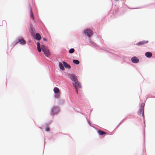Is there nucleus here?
<instances>
[{
    "label": "nucleus",
    "instance_id": "1",
    "mask_svg": "<svg viewBox=\"0 0 155 155\" xmlns=\"http://www.w3.org/2000/svg\"><path fill=\"white\" fill-rule=\"evenodd\" d=\"M68 77L74 82L73 85L75 87L77 93L78 94V88L81 87V85L80 83L78 81L77 76L74 74H68Z\"/></svg>",
    "mask_w": 155,
    "mask_h": 155
},
{
    "label": "nucleus",
    "instance_id": "2",
    "mask_svg": "<svg viewBox=\"0 0 155 155\" xmlns=\"http://www.w3.org/2000/svg\"><path fill=\"white\" fill-rule=\"evenodd\" d=\"M37 49L39 52H41V49L46 56L48 57L50 56L49 50L46 46L44 45H41V46L40 43L38 42H37Z\"/></svg>",
    "mask_w": 155,
    "mask_h": 155
},
{
    "label": "nucleus",
    "instance_id": "3",
    "mask_svg": "<svg viewBox=\"0 0 155 155\" xmlns=\"http://www.w3.org/2000/svg\"><path fill=\"white\" fill-rule=\"evenodd\" d=\"M59 111V109L58 107H53L51 111V114L52 115L57 114Z\"/></svg>",
    "mask_w": 155,
    "mask_h": 155
},
{
    "label": "nucleus",
    "instance_id": "4",
    "mask_svg": "<svg viewBox=\"0 0 155 155\" xmlns=\"http://www.w3.org/2000/svg\"><path fill=\"white\" fill-rule=\"evenodd\" d=\"M144 104H141L140 109L139 111L138 112V114L139 115H141L142 114V116L143 118H144Z\"/></svg>",
    "mask_w": 155,
    "mask_h": 155
},
{
    "label": "nucleus",
    "instance_id": "5",
    "mask_svg": "<svg viewBox=\"0 0 155 155\" xmlns=\"http://www.w3.org/2000/svg\"><path fill=\"white\" fill-rule=\"evenodd\" d=\"M84 33L86 34L88 37H91L93 34L92 31L88 29H86L84 31Z\"/></svg>",
    "mask_w": 155,
    "mask_h": 155
},
{
    "label": "nucleus",
    "instance_id": "6",
    "mask_svg": "<svg viewBox=\"0 0 155 155\" xmlns=\"http://www.w3.org/2000/svg\"><path fill=\"white\" fill-rule=\"evenodd\" d=\"M19 42H20L21 44L24 45L25 44L26 41L23 38H20L18 39L17 41L15 44V45H16L17 43Z\"/></svg>",
    "mask_w": 155,
    "mask_h": 155
},
{
    "label": "nucleus",
    "instance_id": "7",
    "mask_svg": "<svg viewBox=\"0 0 155 155\" xmlns=\"http://www.w3.org/2000/svg\"><path fill=\"white\" fill-rule=\"evenodd\" d=\"M131 61L134 63H137L139 62V59L136 57H134L131 58Z\"/></svg>",
    "mask_w": 155,
    "mask_h": 155
},
{
    "label": "nucleus",
    "instance_id": "8",
    "mask_svg": "<svg viewBox=\"0 0 155 155\" xmlns=\"http://www.w3.org/2000/svg\"><path fill=\"white\" fill-rule=\"evenodd\" d=\"M148 42V41H142L139 42L137 44V45L138 46L142 45L145 44L147 43Z\"/></svg>",
    "mask_w": 155,
    "mask_h": 155
},
{
    "label": "nucleus",
    "instance_id": "9",
    "mask_svg": "<svg viewBox=\"0 0 155 155\" xmlns=\"http://www.w3.org/2000/svg\"><path fill=\"white\" fill-rule=\"evenodd\" d=\"M63 64L64 66V67L66 68H68V69H70L71 68L70 66L67 64L66 62L64 61H63Z\"/></svg>",
    "mask_w": 155,
    "mask_h": 155
},
{
    "label": "nucleus",
    "instance_id": "10",
    "mask_svg": "<svg viewBox=\"0 0 155 155\" xmlns=\"http://www.w3.org/2000/svg\"><path fill=\"white\" fill-rule=\"evenodd\" d=\"M41 38L40 35L39 33H37L35 35V39L38 40H39Z\"/></svg>",
    "mask_w": 155,
    "mask_h": 155
},
{
    "label": "nucleus",
    "instance_id": "11",
    "mask_svg": "<svg viewBox=\"0 0 155 155\" xmlns=\"http://www.w3.org/2000/svg\"><path fill=\"white\" fill-rule=\"evenodd\" d=\"M145 55L147 58H150L152 56V54L149 52H148L145 53Z\"/></svg>",
    "mask_w": 155,
    "mask_h": 155
},
{
    "label": "nucleus",
    "instance_id": "12",
    "mask_svg": "<svg viewBox=\"0 0 155 155\" xmlns=\"http://www.w3.org/2000/svg\"><path fill=\"white\" fill-rule=\"evenodd\" d=\"M53 90L55 93H60L59 90V88L57 87H54Z\"/></svg>",
    "mask_w": 155,
    "mask_h": 155
},
{
    "label": "nucleus",
    "instance_id": "13",
    "mask_svg": "<svg viewBox=\"0 0 155 155\" xmlns=\"http://www.w3.org/2000/svg\"><path fill=\"white\" fill-rule=\"evenodd\" d=\"M59 66L60 68V69L61 70H64V66L62 64L61 62H59Z\"/></svg>",
    "mask_w": 155,
    "mask_h": 155
},
{
    "label": "nucleus",
    "instance_id": "14",
    "mask_svg": "<svg viewBox=\"0 0 155 155\" xmlns=\"http://www.w3.org/2000/svg\"><path fill=\"white\" fill-rule=\"evenodd\" d=\"M97 133H98V134H99L100 135H101L106 134V133H105L104 132L100 130L97 131Z\"/></svg>",
    "mask_w": 155,
    "mask_h": 155
},
{
    "label": "nucleus",
    "instance_id": "15",
    "mask_svg": "<svg viewBox=\"0 0 155 155\" xmlns=\"http://www.w3.org/2000/svg\"><path fill=\"white\" fill-rule=\"evenodd\" d=\"M30 17L32 19L34 20V18L32 10H31V8H30Z\"/></svg>",
    "mask_w": 155,
    "mask_h": 155
},
{
    "label": "nucleus",
    "instance_id": "16",
    "mask_svg": "<svg viewBox=\"0 0 155 155\" xmlns=\"http://www.w3.org/2000/svg\"><path fill=\"white\" fill-rule=\"evenodd\" d=\"M3 24L5 25L6 24V22L5 21H0V26H3Z\"/></svg>",
    "mask_w": 155,
    "mask_h": 155
},
{
    "label": "nucleus",
    "instance_id": "17",
    "mask_svg": "<svg viewBox=\"0 0 155 155\" xmlns=\"http://www.w3.org/2000/svg\"><path fill=\"white\" fill-rule=\"evenodd\" d=\"M73 61L74 63L76 64H78L79 63V61L77 60H73Z\"/></svg>",
    "mask_w": 155,
    "mask_h": 155
},
{
    "label": "nucleus",
    "instance_id": "18",
    "mask_svg": "<svg viewBox=\"0 0 155 155\" xmlns=\"http://www.w3.org/2000/svg\"><path fill=\"white\" fill-rule=\"evenodd\" d=\"M55 97L57 98H58L60 95V93H55Z\"/></svg>",
    "mask_w": 155,
    "mask_h": 155
},
{
    "label": "nucleus",
    "instance_id": "19",
    "mask_svg": "<svg viewBox=\"0 0 155 155\" xmlns=\"http://www.w3.org/2000/svg\"><path fill=\"white\" fill-rule=\"evenodd\" d=\"M74 51V48H71L69 50L70 53H73Z\"/></svg>",
    "mask_w": 155,
    "mask_h": 155
},
{
    "label": "nucleus",
    "instance_id": "20",
    "mask_svg": "<svg viewBox=\"0 0 155 155\" xmlns=\"http://www.w3.org/2000/svg\"><path fill=\"white\" fill-rule=\"evenodd\" d=\"M31 33L32 34L34 33V30L32 27L31 28Z\"/></svg>",
    "mask_w": 155,
    "mask_h": 155
},
{
    "label": "nucleus",
    "instance_id": "21",
    "mask_svg": "<svg viewBox=\"0 0 155 155\" xmlns=\"http://www.w3.org/2000/svg\"><path fill=\"white\" fill-rule=\"evenodd\" d=\"M49 128L48 127H47L46 128V131H49Z\"/></svg>",
    "mask_w": 155,
    "mask_h": 155
},
{
    "label": "nucleus",
    "instance_id": "22",
    "mask_svg": "<svg viewBox=\"0 0 155 155\" xmlns=\"http://www.w3.org/2000/svg\"><path fill=\"white\" fill-rule=\"evenodd\" d=\"M43 40L44 41H47V39H46L45 38H43Z\"/></svg>",
    "mask_w": 155,
    "mask_h": 155
},
{
    "label": "nucleus",
    "instance_id": "23",
    "mask_svg": "<svg viewBox=\"0 0 155 155\" xmlns=\"http://www.w3.org/2000/svg\"><path fill=\"white\" fill-rule=\"evenodd\" d=\"M88 122L89 124H90V125H91V123H90V121H88Z\"/></svg>",
    "mask_w": 155,
    "mask_h": 155
}]
</instances>
